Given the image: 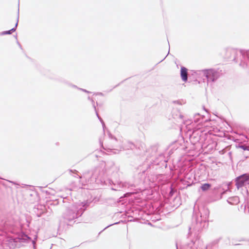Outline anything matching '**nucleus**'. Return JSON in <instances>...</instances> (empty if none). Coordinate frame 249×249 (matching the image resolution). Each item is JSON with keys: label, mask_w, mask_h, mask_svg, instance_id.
<instances>
[{"label": "nucleus", "mask_w": 249, "mask_h": 249, "mask_svg": "<svg viewBox=\"0 0 249 249\" xmlns=\"http://www.w3.org/2000/svg\"><path fill=\"white\" fill-rule=\"evenodd\" d=\"M204 74L208 79L212 81L216 80L219 76L218 72L213 69L205 70Z\"/></svg>", "instance_id": "f257e3e1"}, {"label": "nucleus", "mask_w": 249, "mask_h": 249, "mask_svg": "<svg viewBox=\"0 0 249 249\" xmlns=\"http://www.w3.org/2000/svg\"><path fill=\"white\" fill-rule=\"evenodd\" d=\"M249 179V176L244 174L239 177L236 179V185L238 188L241 187Z\"/></svg>", "instance_id": "f03ea898"}, {"label": "nucleus", "mask_w": 249, "mask_h": 249, "mask_svg": "<svg viewBox=\"0 0 249 249\" xmlns=\"http://www.w3.org/2000/svg\"><path fill=\"white\" fill-rule=\"evenodd\" d=\"M180 76L182 80L186 82L188 79V70L184 67H182L180 69Z\"/></svg>", "instance_id": "7ed1b4c3"}, {"label": "nucleus", "mask_w": 249, "mask_h": 249, "mask_svg": "<svg viewBox=\"0 0 249 249\" xmlns=\"http://www.w3.org/2000/svg\"><path fill=\"white\" fill-rule=\"evenodd\" d=\"M211 185L209 183H205L202 185L201 189L203 191H206L210 189Z\"/></svg>", "instance_id": "20e7f679"}, {"label": "nucleus", "mask_w": 249, "mask_h": 249, "mask_svg": "<svg viewBox=\"0 0 249 249\" xmlns=\"http://www.w3.org/2000/svg\"><path fill=\"white\" fill-rule=\"evenodd\" d=\"M15 31V28H13V29H12L10 30H9L8 31L4 32L3 34H11V31Z\"/></svg>", "instance_id": "39448f33"}]
</instances>
